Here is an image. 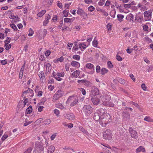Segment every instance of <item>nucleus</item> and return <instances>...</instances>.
I'll list each match as a JSON object with an SVG mask.
<instances>
[{"label": "nucleus", "instance_id": "f257e3e1", "mask_svg": "<svg viewBox=\"0 0 153 153\" xmlns=\"http://www.w3.org/2000/svg\"><path fill=\"white\" fill-rule=\"evenodd\" d=\"M110 115L107 113H105L104 111L101 115L100 119V120L99 122L100 124L103 127H105L111 121L110 119Z\"/></svg>", "mask_w": 153, "mask_h": 153}, {"label": "nucleus", "instance_id": "f03ea898", "mask_svg": "<svg viewBox=\"0 0 153 153\" xmlns=\"http://www.w3.org/2000/svg\"><path fill=\"white\" fill-rule=\"evenodd\" d=\"M100 97L101 99L103 98V99H102V104L103 105L112 107H114V104L108 101V100L110 99V96L109 95H105L104 97L103 96H101Z\"/></svg>", "mask_w": 153, "mask_h": 153}, {"label": "nucleus", "instance_id": "7ed1b4c3", "mask_svg": "<svg viewBox=\"0 0 153 153\" xmlns=\"http://www.w3.org/2000/svg\"><path fill=\"white\" fill-rule=\"evenodd\" d=\"M67 102H71L70 105L71 106H74L78 102V97L76 96H70L68 98Z\"/></svg>", "mask_w": 153, "mask_h": 153}, {"label": "nucleus", "instance_id": "20e7f679", "mask_svg": "<svg viewBox=\"0 0 153 153\" xmlns=\"http://www.w3.org/2000/svg\"><path fill=\"white\" fill-rule=\"evenodd\" d=\"M83 111L87 115H89L93 112L92 107L89 105H85L82 108Z\"/></svg>", "mask_w": 153, "mask_h": 153}, {"label": "nucleus", "instance_id": "39448f33", "mask_svg": "<svg viewBox=\"0 0 153 153\" xmlns=\"http://www.w3.org/2000/svg\"><path fill=\"white\" fill-rule=\"evenodd\" d=\"M104 110L103 109H101L100 110H97L96 112L95 113L94 116V119L96 121H99L100 119L101 115L103 113Z\"/></svg>", "mask_w": 153, "mask_h": 153}, {"label": "nucleus", "instance_id": "423d86ee", "mask_svg": "<svg viewBox=\"0 0 153 153\" xmlns=\"http://www.w3.org/2000/svg\"><path fill=\"white\" fill-rule=\"evenodd\" d=\"M64 95L63 92L61 90H58L54 94L53 97V100L55 101L62 97Z\"/></svg>", "mask_w": 153, "mask_h": 153}, {"label": "nucleus", "instance_id": "0eeeda50", "mask_svg": "<svg viewBox=\"0 0 153 153\" xmlns=\"http://www.w3.org/2000/svg\"><path fill=\"white\" fill-rule=\"evenodd\" d=\"M103 137L106 139H111L112 138V134L109 129H106L103 133Z\"/></svg>", "mask_w": 153, "mask_h": 153}, {"label": "nucleus", "instance_id": "6e6552de", "mask_svg": "<svg viewBox=\"0 0 153 153\" xmlns=\"http://www.w3.org/2000/svg\"><path fill=\"white\" fill-rule=\"evenodd\" d=\"M33 95L34 93L33 90L29 88L27 91H24L22 94V96H26L29 98L30 97H33Z\"/></svg>", "mask_w": 153, "mask_h": 153}, {"label": "nucleus", "instance_id": "1a4fd4ad", "mask_svg": "<svg viewBox=\"0 0 153 153\" xmlns=\"http://www.w3.org/2000/svg\"><path fill=\"white\" fill-rule=\"evenodd\" d=\"M152 11L150 10L146 11L144 12L143 14L145 21H150L151 20L152 16Z\"/></svg>", "mask_w": 153, "mask_h": 153}, {"label": "nucleus", "instance_id": "9d476101", "mask_svg": "<svg viewBox=\"0 0 153 153\" xmlns=\"http://www.w3.org/2000/svg\"><path fill=\"white\" fill-rule=\"evenodd\" d=\"M86 67L88 69L91 70L88 72V73L90 74H92L94 72V66L93 65L90 63H87L85 65Z\"/></svg>", "mask_w": 153, "mask_h": 153}, {"label": "nucleus", "instance_id": "9b49d317", "mask_svg": "<svg viewBox=\"0 0 153 153\" xmlns=\"http://www.w3.org/2000/svg\"><path fill=\"white\" fill-rule=\"evenodd\" d=\"M91 97V100L94 105H97L100 103V100L96 96Z\"/></svg>", "mask_w": 153, "mask_h": 153}, {"label": "nucleus", "instance_id": "f8f14e48", "mask_svg": "<svg viewBox=\"0 0 153 153\" xmlns=\"http://www.w3.org/2000/svg\"><path fill=\"white\" fill-rule=\"evenodd\" d=\"M65 75V73L62 72L61 73L58 72L54 76V78L58 81H60L62 80V78L60 77H63Z\"/></svg>", "mask_w": 153, "mask_h": 153}, {"label": "nucleus", "instance_id": "ddd939ff", "mask_svg": "<svg viewBox=\"0 0 153 153\" xmlns=\"http://www.w3.org/2000/svg\"><path fill=\"white\" fill-rule=\"evenodd\" d=\"M11 134L12 133L10 131H7L5 132L1 137V140L3 141L9 137H10L11 138L13 137H11Z\"/></svg>", "mask_w": 153, "mask_h": 153}, {"label": "nucleus", "instance_id": "4468645a", "mask_svg": "<svg viewBox=\"0 0 153 153\" xmlns=\"http://www.w3.org/2000/svg\"><path fill=\"white\" fill-rule=\"evenodd\" d=\"M9 18L12 19V22H16L19 21V18L18 16H15L13 13H10L9 15Z\"/></svg>", "mask_w": 153, "mask_h": 153}, {"label": "nucleus", "instance_id": "2eb2a0df", "mask_svg": "<svg viewBox=\"0 0 153 153\" xmlns=\"http://www.w3.org/2000/svg\"><path fill=\"white\" fill-rule=\"evenodd\" d=\"M128 130L132 137L137 138V132L131 128H129Z\"/></svg>", "mask_w": 153, "mask_h": 153}, {"label": "nucleus", "instance_id": "dca6fc26", "mask_svg": "<svg viewBox=\"0 0 153 153\" xmlns=\"http://www.w3.org/2000/svg\"><path fill=\"white\" fill-rule=\"evenodd\" d=\"M99 90L96 88H94L91 91L90 96V97L96 96L99 94Z\"/></svg>", "mask_w": 153, "mask_h": 153}, {"label": "nucleus", "instance_id": "f3484780", "mask_svg": "<svg viewBox=\"0 0 153 153\" xmlns=\"http://www.w3.org/2000/svg\"><path fill=\"white\" fill-rule=\"evenodd\" d=\"M80 71L79 70H77L73 72L71 74V76L72 78L75 77L77 78L79 77Z\"/></svg>", "mask_w": 153, "mask_h": 153}, {"label": "nucleus", "instance_id": "a211bd4d", "mask_svg": "<svg viewBox=\"0 0 153 153\" xmlns=\"http://www.w3.org/2000/svg\"><path fill=\"white\" fill-rule=\"evenodd\" d=\"M135 20L140 23H142L144 19L143 16L141 15H136L135 16Z\"/></svg>", "mask_w": 153, "mask_h": 153}, {"label": "nucleus", "instance_id": "6ab92c4d", "mask_svg": "<svg viewBox=\"0 0 153 153\" xmlns=\"http://www.w3.org/2000/svg\"><path fill=\"white\" fill-rule=\"evenodd\" d=\"M65 117L67 119L70 120H74L75 119V117L73 113H71L66 114Z\"/></svg>", "mask_w": 153, "mask_h": 153}, {"label": "nucleus", "instance_id": "aec40b11", "mask_svg": "<svg viewBox=\"0 0 153 153\" xmlns=\"http://www.w3.org/2000/svg\"><path fill=\"white\" fill-rule=\"evenodd\" d=\"M71 65L73 67L77 68H79L80 66V63L79 62L75 61H72L71 62Z\"/></svg>", "mask_w": 153, "mask_h": 153}, {"label": "nucleus", "instance_id": "412c9836", "mask_svg": "<svg viewBox=\"0 0 153 153\" xmlns=\"http://www.w3.org/2000/svg\"><path fill=\"white\" fill-rule=\"evenodd\" d=\"M79 49L82 51H83L87 47V46L86 44L85 43L83 42L81 43H80L79 45Z\"/></svg>", "mask_w": 153, "mask_h": 153}, {"label": "nucleus", "instance_id": "4be33fe9", "mask_svg": "<svg viewBox=\"0 0 153 153\" xmlns=\"http://www.w3.org/2000/svg\"><path fill=\"white\" fill-rule=\"evenodd\" d=\"M137 153H139L140 152H146L145 149L143 146H140L138 147L136 150Z\"/></svg>", "mask_w": 153, "mask_h": 153}, {"label": "nucleus", "instance_id": "5701e85b", "mask_svg": "<svg viewBox=\"0 0 153 153\" xmlns=\"http://www.w3.org/2000/svg\"><path fill=\"white\" fill-rule=\"evenodd\" d=\"M55 149L54 146H49L47 150V153H53Z\"/></svg>", "mask_w": 153, "mask_h": 153}, {"label": "nucleus", "instance_id": "b1692460", "mask_svg": "<svg viewBox=\"0 0 153 153\" xmlns=\"http://www.w3.org/2000/svg\"><path fill=\"white\" fill-rule=\"evenodd\" d=\"M144 120L148 122H153V119L149 116H146L144 118Z\"/></svg>", "mask_w": 153, "mask_h": 153}, {"label": "nucleus", "instance_id": "393cba45", "mask_svg": "<svg viewBox=\"0 0 153 153\" xmlns=\"http://www.w3.org/2000/svg\"><path fill=\"white\" fill-rule=\"evenodd\" d=\"M44 67L45 68H46L47 72L50 71L51 69V65L50 63H47L45 65H44Z\"/></svg>", "mask_w": 153, "mask_h": 153}, {"label": "nucleus", "instance_id": "a878e982", "mask_svg": "<svg viewBox=\"0 0 153 153\" xmlns=\"http://www.w3.org/2000/svg\"><path fill=\"white\" fill-rule=\"evenodd\" d=\"M134 18L133 15L131 13H130L127 16L126 19L127 20L131 21L134 19Z\"/></svg>", "mask_w": 153, "mask_h": 153}, {"label": "nucleus", "instance_id": "bb28decb", "mask_svg": "<svg viewBox=\"0 0 153 153\" xmlns=\"http://www.w3.org/2000/svg\"><path fill=\"white\" fill-rule=\"evenodd\" d=\"M124 17V16L121 14H118L117 15V19L120 22L123 21V19Z\"/></svg>", "mask_w": 153, "mask_h": 153}, {"label": "nucleus", "instance_id": "cd10ccee", "mask_svg": "<svg viewBox=\"0 0 153 153\" xmlns=\"http://www.w3.org/2000/svg\"><path fill=\"white\" fill-rule=\"evenodd\" d=\"M56 107L59 108L61 109H64L65 107L61 103H58L55 104Z\"/></svg>", "mask_w": 153, "mask_h": 153}, {"label": "nucleus", "instance_id": "c85d7f7f", "mask_svg": "<svg viewBox=\"0 0 153 153\" xmlns=\"http://www.w3.org/2000/svg\"><path fill=\"white\" fill-rule=\"evenodd\" d=\"M51 123V120L49 119H46L43 122V124L45 125H47L50 124Z\"/></svg>", "mask_w": 153, "mask_h": 153}, {"label": "nucleus", "instance_id": "c756f323", "mask_svg": "<svg viewBox=\"0 0 153 153\" xmlns=\"http://www.w3.org/2000/svg\"><path fill=\"white\" fill-rule=\"evenodd\" d=\"M46 12V10H43L37 14V15L39 17H42Z\"/></svg>", "mask_w": 153, "mask_h": 153}, {"label": "nucleus", "instance_id": "7c9ffc66", "mask_svg": "<svg viewBox=\"0 0 153 153\" xmlns=\"http://www.w3.org/2000/svg\"><path fill=\"white\" fill-rule=\"evenodd\" d=\"M47 33V30L46 29H44L41 31V35L44 37Z\"/></svg>", "mask_w": 153, "mask_h": 153}, {"label": "nucleus", "instance_id": "2f4dec72", "mask_svg": "<svg viewBox=\"0 0 153 153\" xmlns=\"http://www.w3.org/2000/svg\"><path fill=\"white\" fill-rule=\"evenodd\" d=\"M79 129L80 131L82 132L84 134H85L86 135H88V132L82 127L80 126L79 127Z\"/></svg>", "mask_w": 153, "mask_h": 153}, {"label": "nucleus", "instance_id": "473e14b6", "mask_svg": "<svg viewBox=\"0 0 153 153\" xmlns=\"http://www.w3.org/2000/svg\"><path fill=\"white\" fill-rule=\"evenodd\" d=\"M32 111V108L31 106H30L26 110V113L27 114L30 113Z\"/></svg>", "mask_w": 153, "mask_h": 153}, {"label": "nucleus", "instance_id": "72a5a7b5", "mask_svg": "<svg viewBox=\"0 0 153 153\" xmlns=\"http://www.w3.org/2000/svg\"><path fill=\"white\" fill-rule=\"evenodd\" d=\"M108 71V70L107 69L105 68H103L102 69L101 72L102 75H104Z\"/></svg>", "mask_w": 153, "mask_h": 153}, {"label": "nucleus", "instance_id": "f704fd0d", "mask_svg": "<svg viewBox=\"0 0 153 153\" xmlns=\"http://www.w3.org/2000/svg\"><path fill=\"white\" fill-rule=\"evenodd\" d=\"M39 77L41 78L42 79H44L45 78L44 74L42 71H40L39 72Z\"/></svg>", "mask_w": 153, "mask_h": 153}, {"label": "nucleus", "instance_id": "c9c22d12", "mask_svg": "<svg viewBox=\"0 0 153 153\" xmlns=\"http://www.w3.org/2000/svg\"><path fill=\"white\" fill-rule=\"evenodd\" d=\"M84 11L82 9L79 8L77 11L76 13L79 15H81Z\"/></svg>", "mask_w": 153, "mask_h": 153}, {"label": "nucleus", "instance_id": "e433bc0d", "mask_svg": "<svg viewBox=\"0 0 153 153\" xmlns=\"http://www.w3.org/2000/svg\"><path fill=\"white\" fill-rule=\"evenodd\" d=\"M116 13V11L115 10H112L110 13L111 16L113 18H114L115 17V14Z\"/></svg>", "mask_w": 153, "mask_h": 153}, {"label": "nucleus", "instance_id": "4c0bfd02", "mask_svg": "<svg viewBox=\"0 0 153 153\" xmlns=\"http://www.w3.org/2000/svg\"><path fill=\"white\" fill-rule=\"evenodd\" d=\"M72 58L73 59H75V60H76L77 61H79L80 59V56L78 55H74L73 56Z\"/></svg>", "mask_w": 153, "mask_h": 153}, {"label": "nucleus", "instance_id": "58836bf2", "mask_svg": "<svg viewBox=\"0 0 153 153\" xmlns=\"http://www.w3.org/2000/svg\"><path fill=\"white\" fill-rule=\"evenodd\" d=\"M29 33L28 34V36H32L34 32L33 30L31 28H30L29 30Z\"/></svg>", "mask_w": 153, "mask_h": 153}, {"label": "nucleus", "instance_id": "ea45409f", "mask_svg": "<svg viewBox=\"0 0 153 153\" xmlns=\"http://www.w3.org/2000/svg\"><path fill=\"white\" fill-rule=\"evenodd\" d=\"M143 30L145 31H148L149 29V27L148 26L146 25L143 24Z\"/></svg>", "mask_w": 153, "mask_h": 153}, {"label": "nucleus", "instance_id": "a19ab883", "mask_svg": "<svg viewBox=\"0 0 153 153\" xmlns=\"http://www.w3.org/2000/svg\"><path fill=\"white\" fill-rule=\"evenodd\" d=\"M24 101L22 102L24 105V106L27 103L28 101V98H27L26 96H24L23 98Z\"/></svg>", "mask_w": 153, "mask_h": 153}, {"label": "nucleus", "instance_id": "79ce46f5", "mask_svg": "<svg viewBox=\"0 0 153 153\" xmlns=\"http://www.w3.org/2000/svg\"><path fill=\"white\" fill-rule=\"evenodd\" d=\"M95 9L94 7L92 6H90L88 8V10L91 12L94 11Z\"/></svg>", "mask_w": 153, "mask_h": 153}, {"label": "nucleus", "instance_id": "37998d69", "mask_svg": "<svg viewBox=\"0 0 153 153\" xmlns=\"http://www.w3.org/2000/svg\"><path fill=\"white\" fill-rule=\"evenodd\" d=\"M10 27L14 30H17V28L16 26L14 24H12L10 25Z\"/></svg>", "mask_w": 153, "mask_h": 153}, {"label": "nucleus", "instance_id": "c03bdc74", "mask_svg": "<svg viewBox=\"0 0 153 153\" xmlns=\"http://www.w3.org/2000/svg\"><path fill=\"white\" fill-rule=\"evenodd\" d=\"M98 42L97 41L95 40H94L92 42L93 45L95 47H97V46Z\"/></svg>", "mask_w": 153, "mask_h": 153}, {"label": "nucleus", "instance_id": "a18cd8bd", "mask_svg": "<svg viewBox=\"0 0 153 153\" xmlns=\"http://www.w3.org/2000/svg\"><path fill=\"white\" fill-rule=\"evenodd\" d=\"M11 38L10 37H7V39L5 40L4 42L5 43L4 45H8L10 42Z\"/></svg>", "mask_w": 153, "mask_h": 153}, {"label": "nucleus", "instance_id": "49530a36", "mask_svg": "<svg viewBox=\"0 0 153 153\" xmlns=\"http://www.w3.org/2000/svg\"><path fill=\"white\" fill-rule=\"evenodd\" d=\"M4 46L5 47V49L7 50H9L11 47V44H9L8 45H4Z\"/></svg>", "mask_w": 153, "mask_h": 153}, {"label": "nucleus", "instance_id": "de8ad7c7", "mask_svg": "<svg viewBox=\"0 0 153 153\" xmlns=\"http://www.w3.org/2000/svg\"><path fill=\"white\" fill-rule=\"evenodd\" d=\"M142 88L145 91L147 90L146 86L143 83L141 85Z\"/></svg>", "mask_w": 153, "mask_h": 153}, {"label": "nucleus", "instance_id": "09e8293b", "mask_svg": "<svg viewBox=\"0 0 153 153\" xmlns=\"http://www.w3.org/2000/svg\"><path fill=\"white\" fill-rule=\"evenodd\" d=\"M54 113L57 116H59V110L57 109H54Z\"/></svg>", "mask_w": 153, "mask_h": 153}, {"label": "nucleus", "instance_id": "8fccbe9b", "mask_svg": "<svg viewBox=\"0 0 153 153\" xmlns=\"http://www.w3.org/2000/svg\"><path fill=\"white\" fill-rule=\"evenodd\" d=\"M111 25L110 23H108L107 25V28L108 30H111Z\"/></svg>", "mask_w": 153, "mask_h": 153}, {"label": "nucleus", "instance_id": "3c124183", "mask_svg": "<svg viewBox=\"0 0 153 153\" xmlns=\"http://www.w3.org/2000/svg\"><path fill=\"white\" fill-rule=\"evenodd\" d=\"M64 60V58L62 56L60 58L57 59H56V61L57 62H63Z\"/></svg>", "mask_w": 153, "mask_h": 153}, {"label": "nucleus", "instance_id": "603ef678", "mask_svg": "<svg viewBox=\"0 0 153 153\" xmlns=\"http://www.w3.org/2000/svg\"><path fill=\"white\" fill-rule=\"evenodd\" d=\"M96 70L97 73H99L100 72V67L99 65L97 66L96 67Z\"/></svg>", "mask_w": 153, "mask_h": 153}, {"label": "nucleus", "instance_id": "864d4df0", "mask_svg": "<svg viewBox=\"0 0 153 153\" xmlns=\"http://www.w3.org/2000/svg\"><path fill=\"white\" fill-rule=\"evenodd\" d=\"M123 7L126 8H129L131 7V4H125L123 5Z\"/></svg>", "mask_w": 153, "mask_h": 153}, {"label": "nucleus", "instance_id": "5fc2aeb1", "mask_svg": "<svg viewBox=\"0 0 153 153\" xmlns=\"http://www.w3.org/2000/svg\"><path fill=\"white\" fill-rule=\"evenodd\" d=\"M108 66L109 68H112L113 67V65L112 63L110 61H108L107 62Z\"/></svg>", "mask_w": 153, "mask_h": 153}, {"label": "nucleus", "instance_id": "6e6d98bb", "mask_svg": "<svg viewBox=\"0 0 153 153\" xmlns=\"http://www.w3.org/2000/svg\"><path fill=\"white\" fill-rule=\"evenodd\" d=\"M105 0H101L98 2V4L100 6H102L104 3Z\"/></svg>", "mask_w": 153, "mask_h": 153}, {"label": "nucleus", "instance_id": "4d7b16f0", "mask_svg": "<svg viewBox=\"0 0 153 153\" xmlns=\"http://www.w3.org/2000/svg\"><path fill=\"white\" fill-rule=\"evenodd\" d=\"M56 135L57 133H54L53 134V135H52L51 137V140H53L55 139V137H56Z\"/></svg>", "mask_w": 153, "mask_h": 153}, {"label": "nucleus", "instance_id": "13d9d810", "mask_svg": "<svg viewBox=\"0 0 153 153\" xmlns=\"http://www.w3.org/2000/svg\"><path fill=\"white\" fill-rule=\"evenodd\" d=\"M26 120V119L25 120V123L24 125V126H27L29 124H30L32 122V121L27 122V121Z\"/></svg>", "mask_w": 153, "mask_h": 153}, {"label": "nucleus", "instance_id": "bf43d9fd", "mask_svg": "<svg viewBox=\"0 0 153 153\" xmlns=\"http://www.w3.org/2000/svg\"><path fill=\"white\" fill-rule=\"evenodd\" d=\"M51 53L50 51L49 50H47L45 51V54L46 56H48L50 55Z\"/></svg>", "mask_w": 153, "mask_h": 153}, {"label": "nucleus", "instance_id": "052dcab7", "mask_svg": "<svg viewBox=\"0 0 153 153\" xmlns=\"http://www.w3.org/2000/svg\"><path fill=\"white\" fill-rule=\"evenodd\" d=\"M73 43H69L67 44L68 48L71 50V48L72 47Z\"/></svg>", "mask_w": 153, "mask_h": 153}, {"label": "nucleus", "instance_id": "680f3d73", "mask_svg": "<svg viewBox=\"0 0 153 153\" xmlns=\"http://www.w3.org/2000/svg\"><path fill=\"white\" fill-rule=\"evenodd\" d=\"M32 150V148L31 147L29 148L24 153H30Z\"/></svg>", "mask_w": 153, "mask_h": 153}, {"label": "nucleus", "instance_id": "e2e57ef3", "mask_svg": "<svg viewBox=\"0 0 153 153\" xmlns=\"http://www.w3.org/2000/svg\"><path fill=\"white\" fill-rule=\"evenodd\" d=\"M68 11L67 10H64L63 11V14L64 15V16L65 17H67L68 16Z\"/></svg>", "mask_w": 153, "mask_h": 153}, {"label": "nucleus", "instance_id": "0e129e2a", "mask_svg": "<svg viewBox=\"0 0 153 153\" xmlns=\"http://www.w3.org/2000/svg\"><path fill=\"white\" fill-rule=\"evenodd\" d=\"M49 22V21L45 19V20L43 22V25L44 26H45Z\"/></svg>", "mask_w": 153, "mask_h": 153}, {"label": "nucleus", "instance_id": "69168bd1", "mask_svg": "<svg viewBox=\"0 0 153 153\" xmlns=\"http://www.w3.org/2000/svg\"><path fill=\"white\" fill-rule=\"evenodd\" d=\"M51 18V16L49 14H47L46 15L45 19L49 20Z\"/></svg>", "mask_w": 153, "mask_h": 153}, {"label": "nucleus", "instance_id": "338daca9", "mask_svg": "<svg viewBox=\"0 0 153 153\" xmlns=\"http://www.w3.org/2000/svg\"><path fill=\"white\" fill-rule=\"evenodd\" d=\"M123 116L124 117L126 118L127 119H128V120L129 118V115L128 114L125 113L124 114Z\"/></svg>", "mask_w": 153, "mask_h": 153}, {"label": "nucleus", "instance_id": "774afa93", "mask_svg": "<svg viewBox=\"0 0 153 153\" xmlns=\"http://www.w3.org/2000/svg\"><path fill=\"white\" fill-rule=\"evenodd\" d=\"M80 91H81L82 94L83 95H85L86 94V92L85 90L82 88H80Z\"/></svg>", "mask_w": 153, "mask_h": 153}]
</instances>
